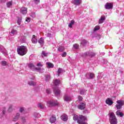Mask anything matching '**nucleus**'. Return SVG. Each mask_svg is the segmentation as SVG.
Masks as SVG:
<instances>
[{
	"mask_svg": "<svg viewBox=\"0 0 124 124\" xmlns=\"http://www.w3.org/2000/svg\"><path fill=\"white\" fill-rule=\"evenodd\" d=\"M63 50H64V47H63L62 46H60L58 48V51L59 52H63Z\"/></svg>",
	"mask_w": 124,
	"mask_h": 124,
	"instance_id": "f704fd0d",
	"label": "nucleus"
},
{
	"mask_svg": "<svg viewBox=\"0 0 124 124\" xmlns=\"http://www.w3.org/2000/svg\"><path fill=\"white\" fill-rule=\"evenodd\" d=\"M106 103L111 106L113 104V101L111 99L108 98L106 100Z\"/></svg>",
	"mask_w": 124,
	"mask_h": 124,
	"instance_id": "ddd939ff",
	"label": "nucleus"
},
{
	"mask_svg": "<svg viewBox=\"0 0 124 124\" xmlns=\"http://www.w3.org/2000/svg\"><path fill=\"white\" fill-rule=\"evenodd\" d=\"M31 79H34V77H33V78H31Z\"/></svg>",
	"mask_w": 124,
	"mask_h": 124,
	"instance_id": "052dcab7",
	"label": "nucleus"
},
{
	"mask_svg": "<svg viewBox=\"0 0 124 124\" xmlns=\"http://www.w3.org/2000/svg\"><path fill=\"white\" fill-rule=\"evenodd\" d=\"M61 119L64 122H66V121H67V115L66 114H63L61 116Z\"/></svg>",
	"mask_w": 124,
	"mask_h": 124,
	"instance_id": "f3484780",
	"label": "nucleus"
},
{
	"mask_svg": "<svg viewBox=\"0 0 124 124\" xmlns=\"http://www.w3.org/2000/svg\"><path fill=\"white\" fill-rule=\"evenodd\" d=\"M82 2V0H73L72 1V3L75 4V5H80Z\"/></svg>",
	"mask_w": 124,
	"mask_h": 124,
	"instance_id": "6e6552de",
	"label": "nucleus"
},
{
	"mask_svg": "<svg viewBox=\"0 0 124 124\" xmlns=\"http://www.w3.org/2000/svg\"><path fill=\"white\" fill-rule=\"evenodd\" d=\"M115 107L117 108V109H118V110H119V109H121V108H122V107H123V106H121V105H119V104H117L116 105Z\"/></svg>",
	"mask_w": 124,
	"mask_h": 124,
	"instance_id": "e433bc0d",
	"label": "nucleus"
},
{
	"mask_svg": "<svg viewBox=\"0 0 124 124\" xmlns=\"http://www.w3.org/2000/svg\"><path fill=\"white\" fill-rule=\"evenodd\" d=\"M46 66L47 67H48V68H53L54 67V64H53L52 63L47 62Z\"/></svg>",
	"mask_w": 124,
	"mask_h": 124,
	"instance_id": "aec40b11",
	"label": "nucleus"
},
{
	"mask_svg": "<svg viewBox=\"0 0 124 124\" xmlns=\"http://www.w3.org/2000/svg\"><path fill=\"white\" fill-rule=\"evenodd\" d=\"M7 7H11L12 6V2L9 1L7 3Z\"/></svg>",
	"mask_w": 124,
	"mask_h": 124,
	"instance_id": "4c0bfd02",
	"label": "nucleus"
},
{
	"mask_svg": "<svg viewBox=\"0 0 124 124\" xmlns=\"http://www.w3.org/2000/svg\"><path fill=\"white\" fill-rule=\"evenodd\" d=\"M37 66L42 67L43 66V64H42V63L41 62H39L37 64Z\"/></svg>",
	"mask_w": 124,
	"mask_h": 124,
	"instance_id": "a18cd8bd",
	"label": "nucleus"
},
{
	"mask_svg": "<svg viewBox=\"0 0 124 124\" xmlns=\"http://www.w3.org/2000/svg\"><path fill=\"white\" fill-rule=\"evenodd\" d=\"M1 64L3 66H6V65H7V62H6L5 61H2L1 62Z\"/></svg>",
	"mask_w": 124,
	"mask_h": 124,
	"instance_id": "7c9ffc66",
	"label": "nucleus"
},
{
	"mask_svg": "<svg viewBox=\"0 0 124 124\" xmlns=\"http://www.w3.org/2000/svg\"><path fill=\"white\" fill-rule=\"evenodd\" d=\"M53 92L56 96H59L61 94V90L58 89H54Z\"/></svg>",
	"mask_w": 124,
	"mask_h": 124,
	"instance_id": "9d476101",
	"label": "nucleus"
},
{
	"mask_svg": "<svg viewBox=\"0 0 124 124\" xmlns=\"http://www.w3.org/2000/svg\"><path fill=\"white\" fill-rule=\"evenodd\" d=\"M2 52L4 56H5V57H6V56H7V51H6V50L3 49L2 51Z\"/></svg>",
	"mask_w": 124,
	"mask_h": 124,
	"instance_id": "58836bf2",
	"label": "nucleus"
},
{
	"mask_svg": "<svg viewBox=\"0 0 124 124\" xmlns=\"http://www.w3.org/2000/svg\"><path fill=\"white\" fill-rule=\"evenodd\" d=\"M47 36H51V34H48Z\"/></svg>",
	"mask_w": 124,
	"mask_h": 124,
	"instance_id": "bf43d9fd",
	"label": "nucleus"
},
{
	"mask_svg": "<svg viewBox=\"0 0 124 124\" xmlns=\"http://www.w3.org/2000/svg\"><path fill=\"white\" fill-rule=\"evenodd\" d=\"M62 57L63 58H64V57H66V52H63V53L62 54Z\"/></svg>",
	"mask_w": 124,
	"mask_h": 124,
	"instance_id": "de8ad7c7",
	"label": "nucleus"
},
{
	"mask_svg": "<svg viewBox=\"0 0 124 124\" xmlns=\"http://www.w3.org/2000/svg\"><path fill=\"white\" fill-rule=\"evenodd\" d=\"M73 119L75 121H77L78 124H81V121H80V116H78L77 115H75Z\"/></svg>",
	"mask_w": 124,
	"mask_h": 124,
	"instance_id": "4468645a",
	"label": "nucleus"
},
{
	"mask_svg": "<svg viewBox=\"0 0 124 124\" xmlns=\"http://www.w3.org/2000/svg\"><path fill=\"white\" fill-rule=\"evenodd\" d=\"M27 40V38H26V37L23 36L20 39V41L22 42L23 43H24V42H26V41Z\"/></svg>",
	"mask_w": 124,
	"mask_h": 124,
	"instance_id": "2f4dec72",
	"label": "nucleus"
},
{
	"mask_svg": "<svg viewBox=\"0 0 124 124\" xmlns=\"http://www.w3.org/2000/svg\"><path fill=\"white\" fill-rule=\"evenodd\" d=\"M31 41L32 43H37V39L35 38V35H33L32 37Z\"/></svg>",
	"mask_w": 124,
	"mask_h": 124,
	"instance_id": "412c9836",
	"label": "nucleus"
},
{
	"mask_svg": "<svg viewBox=\"0 0 124 124\" xmlns=\"http://www.w3.org/2000/svg\"><path fill=\"white\" fill-rule=\"evenodd\" d=\"M10 35L11 36H13V35H15V34H17V30L13 29L10 32Z\"/></svg>",
	"mask_w": 124,
	"mask_h": 124,
	"instance_id": "6ab92c4d",
	"label": "nucleus"
},
{
	"mask_svg": "<svg viewBox=\"0 0 124 124\" xmlns=\"http://www.w3.org/2000/svg\"><path fill=\"white\" fill-rule=\"evenodd\" d=\"M47 105L48 107H52V106H58V105H59V102L57 101V100H51L47 102Z\"/></svg>",
	"mask_w": 124,
	"mask_h": 124,
	"instance_id": "7ed1b4c3",
	"label": "nucleus"
},
{
	"mask_svg": "<svg viewBox=\"0 0 124 124\" xmlns=\"http://www.w3.org/2000/svg\"><path fill=\"white\" fill-rule=\"evenodd\" d=\"M19 117H20V114L19 113H16V115L15 116V117L13 118V122H17Z\"/></svg>",
	"mask_w": 124,
	"mask_h": 124,
	"instance_id": "2eb2a0df",
	"label": "nucleus"
},
{
	"mask_svg": "<svg viewBox=\"0 0 124 124\" xmlns=\"http://www.w3.org/2000/svg\"><path fill=\"white\" fill-rule=\"evenodd\" d=\"M25 110V108H20V109H19V111L22 112H23V111H24Z\"/></svg>",
	"mask_w": 124,
	"mask_h": 124,
	"instance_id": "603ef678",
	"label": "nucleus"
},
{
	"mask_svg": "<svg viewBox=\"0 0 124 124\" xmlns=\"http://www.w3.org/2000/svg\"><path fill=\"white\" fill-rule=\"evenodd\" d=\"M28 84L30 85V86H35L36 85V83L32 80L29 81Z\"/></svg>",
	"mask_w": 124,
	"mask_h": 124,
	"instance_id": "393cba45",
	"label": "nucleus"
},
{
	"mask_svg": "<svg viewBox=\"0 0 124 124\" xmlns=\"http://www.w3.org/2000/svg\"><path fill=\"white\" fill-rule=\"evenodd\" d=\"M38 107H39V108H40L41 109H43V108H44V105H43V104L41 103H39L38 104Z\"/></svg>",
	"mask_w": 124,
	"mask_h": 124,
	"instance_id": "c85d7f7f",
	"label": "nucleus"
},
{
	"mask_svg": "<svg viewBox=\"0 0 124 124\" xmlns=\"http://www.w3.org/2000/svg\"><path fill=\"white\" fill-rule=\"evenodd\" d=\"M78 45L77 44H75L73 45V47L74 49H78Z\"/></svg>",
	"mask_w": 124,
	"mask_h": 124,
	"instance_id": "79ce46f5",
	"label": "nucleus"
},
{
	"mask_svg": "<svg viewBox=\"0 0 124 124\" xmlns=\"http://www.w3.org/2000/svg\"><path fill=\"white\" fill-rule=\"evenodd\" d=\"M78 98L79 101H82V99H83V98L81 96H78Z\"/></svg>",
	"mask_w": 124,
	"mask_h": 124,
	"instance_id": "6e6d98bb",
	"label": "nucleus"
},
{
	"mask_svg": "<svg viewBox=\"0 0 124 124\" xmlns=\"http://www.w3.org/2000/svg\"><path fill=\"white\" fill-rule=\"evenodd\" d=\"M48 56V53L45 52V51H42V58L44 57H47Z\"/></svg>",
	"mask_w": 124,
	"mask_h": 124,
	"instance_id": "c9c22d12",
	"label": "nucleus"
},
{
	"mask_svg": "<svg viewBox=\"0 0 124 124\" xmlns=\"http://www.w3.org/2000/svg\"><path fill=\"white\" fill-rule=\"evenodd\" d=\"M105 20V17L101 16V18L99 20V24H102L103 21Z\"/></svg>",
	"mask_w": 124,
	"mask_h": 124,
	"instance_id": "cd10ccee",
	"label": "nucleus"
},
{
	"mask_svg": "<svg viewBox=\"0 0 124 124\" xmlns=\"http://www.w3.org/2000/svg\"><path fill=\"white\" fill-rule=\"evenodd\" d=\"M86 108V104L84 103H81L78 106V108L80 109V110H84Z\"/></svg>",
	"mask_w": 124,
	"mask_h": 124,
	"instance_id": "0eeeda50",
	"label": "nucleus"
},
{
	"mask_svg": "<svg viewBox=\"0 0 124 124\" xmlns=\"http://www.w3.org/2000/svg\"><path fill=\"white\" fill-rule=\"evenodd\" d=\"M17 24H18L19 25L21 24V19H18L17 21Z\"/></svg>",
	"mask_w": 124,
	"mask_h": 124,
	"instance_id": "4d7b16f0",
	"label": "nucleus"
},
{
	"mask_svg": "<svg viewBox=\"0 0 124 124\" xmlns=\"http://www.w3.org/2000/svg\"><path fill=\"white\" fill-rule=\"evenodd\" d=\"M86 76L89 79H93V78L94 77V75L93 73H88L86 74Z\"/></svg>",
	"mask_w": 124,
	"mask_h": 124,
	"instance_id": "a211bd4d",
	"label": "nucleus"
},
{
	"mask_svg": "<svg viewBox=\"0 0 124 124\" xmlns=\"http://www.w3.org/2000/svg\"><path fill=\"white\" fill-rule=\"evenodd\" d=\"M46 93H47V94H49L51 93V90L49 89H47L46 90Z\"/></svg>",
	"mask_w": 124,
	"mask_h": 124,
	"instance_id": "c03bdc74",
	"label": "nucleus"
},
{
	"mask_svg": "<svg viewBox=\"0 0 124 124\" xmlns=\"http://www.w3.org/2000/svg\"><path fill=\"white\" fill-rule=\"evenodd\" d=\"M33 1L36 4H38L40 2V0H33Z\"/></svg>",
	"mask_w": 124,
	"mask_h": 124,
	"instance_id": "37998d69",
	"label": "nucleus"
},
{
	"mask_svg": "<svg viewBox=\"0 0 124 124\" xmlns=\"http://www.w3.org/2000/svg\"><path fill=\"white\" fill-rule=\"evenodd\" d=\"M6 108L5 107H3V110H2V113L3 114H5V109Z\"/></svg>",
	"mask_w": 124,
	"mask_h": 124,
	"instance_id": "864d4df0",
	"label": "nucleus"
},
{
	"mask_svg": "<svg viewBox=\"0 0 124 124\" xmlns=\"http://www.w3.org/2000/svg\"><path fill=\"white\" fill-rule=\"evenodd\" d=\"M85 55L86 56H90V57H93V56H94V55L95 54L93 52H86L85 53Z\"/></svg>",
	"mask_w": 124,
	"mask_h": 124,
	"instance_id": "5701e85b",
	"label": "nucleus"
},
{
	"mask_svg": "<svg viewBox=\"0 0 124 124\" xmlns=\"http://www.w3.org/2000/svg\"><path fill=\"white\" fill-rule=\"evenodd\" d=\"M28 9L25 7H22L20 9V12L22 14H23V15H25V14H27L28 12Z\"/></svg>",
	"mask_w": 124,
	"mask_h": 124,
	"instance_id": "1a4fd4ad",
	"label": "nucleus"
},
{
	"mask_svg": "<svg viewBox=\"0 0 124 124\" xmlns=\"http://www.w3.org/2000/svg\"><path fill=\"white\" fill-rule=\"evenodd\" d=\"M64 101H66V102H70L71 101V97L68 96L67 94H65L64 96V98H63Z\"/></svg>",
	"mask_w": 124,
	"mask_h": 124,
	"instance_id": "39448f33",
	"label": "nucleus"
},
{
	"mask_svg": "<svg viewBox=\"0 0 124 124\" xmlns=\"http://www.w3.org/2000/svg\"><path fill=\"white\" fill-rule=\"evenodd\" d=\"M79 121L81 122L80 124H82V122L87 121V117L86 116L80 115L79 116Z\"/></svg>",
	"mask_w": 124,
	"mask_h": 124,
	"instance_id": "dca6fc26",
	"label": "nucleus"
},
{
	"mask_svg": "<svg viewBox=\"0 0 124 124\" xmlns=\"http://www.w3.org/2000/svg\"><path fill=\"white\" fill-rule=\"evenodd\" d=\"M62 73V69L59 68L58 69L57 73H58V76H60V74H61V73Z\"/></svg>",
	"mask_w": 124,
	"mask_h": 124,
	"instance_id": "72a5a7b5",
	"label": "nucleus"
},
{
	"mask_svg": "<svg viewBox=\"0 0 124 124\" xmlns=\"http://www.w3.org/2000/svg\"><path fill=\"white\" fill-rule=\"evenodd\" d=\"M75 23V21L74 20H71L70 23L68 24L69 28H72V26L74 25V23Z\"/></svg>",
	"mask_w": 124,
	"mask_h": 124,
	"instance_id": "bb28decb",
	"label": "nucleus"
},
{
	"mask_svg": "<svg viewBox=\"0 0 124 124\" xmlns=\"http://www.w3.org/2000/svg\"><path fill=\"white\" fill-rule=\"evenodd\" d=\"M38 42L41 45V46H43V44H44V39L41 38L38 41Z\"/></svg>",
	"mask_w": 124,
	"mask_h": 124,
	"instance_id": "4be33fe9",
	"label": "nucleus"
},
{
	"mask_svg": "<svg viewBox=\"0 0 124 124\" xmlns=\"http://www.w3.org/2000/svg\"><path fill=\"white\" fill-rule=\"evenodd\" d=\"M27 65L29 68L31 70H34L36 69L38 71H40V68L36 69V68H35V66H34V64L32 63H29L27 64Z\"/></svg>",
	"mask_w": 124,
	"mask_h": 124,
	"instance_id": "20e7f679",
	"label": "nucleus"
},
{
	"mask_svg": "<svg viewBox=\"0 0 124 124\" xmlns=\"http://www.w3.org/2000/svg\"><path fill=\"white\" fill-rule=\"evenodd\" d=\"M4 48L2 46L0 45V52L2 51Z\"/></svg>",
	"mask_w": 124,
	"mask_h": 124,
	"instance_id": "3c124183",
	"label": "nucleus"
},
{
	"mask_svg": "<svg viewBox=\"0 0 124 124\" xmlns=\"http://www.w3.org/2000/svg\"><path fill=\"white\" fill-rule=\"evenodd\" d=\"M16 108V106L14 105H9L8 110L9 112H11L12 110H14Z\"/></svg>",
	"mask_w": 124,
	"mask_h": 124,
	"instance_id": "f8f14e48",
	"label": "nucleus"
},
{
	"mask_svg": "<svg viewBox=\"0 0 124 124\" xmlns=\"http://www.w3.org/2000/svg\"><path fill=\"white\" fill-rule=\"evenodd\" d=\"M117 104L121 105V106H123L124 104V101H123L122 100H118L117 101Z\"/></svg>",
	"mask_w": 124,
	"mask_h": 124,
	"instance_id": "a878e982",
	"label": "nucleus"
},
{
	"mask_svg": "<svg viewBox=\"0 0 124 124\" xmlns=\"http://www.w3.org/2000/svg\"><path fill=\"white\" fill-rule=\"evenodd\" d=\"M81 44L82 45H83V46H84V45H86V44H87V41H86V40H82V41L81 42Z\"/></svg>",
	"mask_w": 124,
	"mask_h": 124,
	"instance_id": "a19ab883",
	"label": "nucleus"
},
{
	"mask_svg": "<svg viewBox=\"0 0 124 124\" xmlns=\"http://www.w3.org/2000/svg\"><path fill=\"white\" fill-rule=\"evenodd\" d=\"M34 116L35 118H40L41 115H40V114H39L38 113L35 112L34 113Z\"/></svg>",
	"mask_w": 124,
	"mask_h": 124,
	"instance_id": "473e14b6",
	"label": "nucleus"
},
{
	"mask_svg": "<svg viewBox=\"0 0 124 124\" xmlns=\"http://www.w3.org/2000/svg\"><path fill=\"white\" fill-rule=\"evenodd\" d=\"M109 120L110 124H118V121L115 113L112 111H109L108 113Z\"/></svg>",
	"mask_w": 124,
	"mask_h": 124,
	"instance_id": "f03ea898",
	"label": "nucleus"
},
{
	"mask_svg": "<svg viewBox=\"0 0 124 124\" xmlns=\"http://www.w3.org/2000/svg\"><path fill=\"white\" fill-rule=\"evenodd\" d=\"M17 52L20 56H24L27 54L28 48L25 46H19L17 48Z\"/></svg>",
	"mask_w": 124,
	"mask_h": 124,
	"instance_id": "f257e3e1",
	"label": "nucleus"
},
{
	"mask_svg": "<svg viewBox=\"0 0 124 124\" xmlns=\"http://www.w3.org/2000/svg\"><path fill=\"white\" fill-rule=\"evenodd\" d=\"M106 9H112L113 8V3H107L105 5Z\"/></svg>",
	"mask_w": 124,
	"mask_h": 124,
	"instance_id": "423d86ee",
	"label": "nucleus"
},
{
	"mask_svg": "<svg viewBox=\"0 0 124 124\" xmlns=\"http://www.w3.org/2000/svg\"><path fill=\"white\" fill-rule=\"evenodd\" d=\"M26 22H28V23H29V22H30L31 21V18L30 17H27L26 19Z\"/></svg>",
	"mask_w": 124,
	"mask_h": 124,
	"instance_id": "09e8293b",
	"label": "nucleus"
},
{
	"mask_svg": "<svg viewBox=\"0 0 124 124\" xmlns=\"http://www.w3.org/2000/svg\"><path fill=\"white\" fill-rule=\"evenodd\" d=\"M21 121L23 124H25V123H26V119H25V118H22Z\"/></svg>",
	"mask_w": 124,
	"mask_h": 124,
	"instance_id": "8fccbe9b",
	"label": "nucleus"
},
{
	"mask_svg": "<svg viewBox=\"0 0 124 124\" xmlns=\"http://www.w3.org/2000/svg\"><path fill=\"white\" fill-rule=\"evenodd\" d=\"M80 93L81 94H84V93L83 92V91H81Z\"/></svg>",
	"mask_w": 124,
	"mask_h": 124,
	"instance_id": "13d9d810",
	"label": "nucleus"
},
{
	"mask_svg": "<svg viewBox=\"0 0 124 124\" xmlns=\"http://www.w3.org/2000/svg\"><path fill=\"white\" fill-rule=\"evenodd\" d=\"M31 17H32V18H35V13H32V14L31 15Z\"/></svg>",
	"mask_w": 124,
	"mask_h": 124,
	"instance_id": "5fc2aeb1",
	"label": "nucleus"
},
{
	"mask_svg": "<svg viewBox=\"0 0 124 124\" xmlns=\"http://www.w3.org/2000/svg\"><path fill=\"white\" fill-rule=\"evenodd\" d=\"M99 29H100V27H99V26H96L94 27L93 31H98Z\"/></svg>",
	"mask_w": 124,
	"mask_h": 124,
	"instance_id": "ea45409f",
	"label": "nucleus"
},
{
	"mask_svg": "<svg viewBox=\"0 0 124 124\" xmlns=\"http://www.w3.org/2000/svg\"><path fill=\"white\" fill-rule=\"evenodd\" d=\"M50 79V75H48L46 77V81H48Z\"/></svg>",
	"mask_w": 124,
	"mask_h": 124,
	"instance_id": "49530a36",
	"label": "nucleus"
},
{
	"mask_svg": "<svg viewBox=\"0 0 124 124\" xmlns=\"http://www.w3.org/2000/svg\"><path fill=\"white\" fill-rule=\"evenodd\" d=\"M116 115H117V116H119L120 117H123V116H124V113H123V112H121L119 111H117L116 112Z\"/></svg>",
	"mask_w": 124,
	"mask_h": 124,
	"instance_id": "c756f323",
	"label": "nucleus"
},
{
	"mask_svg": "<svg viewBox=\"0 0 124 124\" xmlns=\"http://www.w3.org/2000/svg\"><path fill=\"white\" fill-rule=\"evenodd\" d=\"M57 121V119L56 118V116L55 115H52L49 119L50 123L51 124H54Z\"/></svg>",
	"mask_w": 124,
	"mask_h": 124,
	"instance_id": "9b49d317",
	"label": "nucleus"
},
{
	"mask_svg": "<svg viewBox=\"0 0 124 124\" xmlns=\"http://www.w3.org/2000/svg\"><path fill=\"white\" fill-rule=\"evenodd\" d=\"M53 84L54 86H59V84H60V80L56 79L54 82Z\"/></svg>",
	"mask_w": 124,
	"mask_h": 124,
	"instance_id": "b1692460",
	"label": "nucleus"
}]
</instances>
